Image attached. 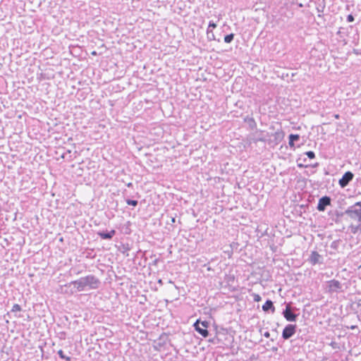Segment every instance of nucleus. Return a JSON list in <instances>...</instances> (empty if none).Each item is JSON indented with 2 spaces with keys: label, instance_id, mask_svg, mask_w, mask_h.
<instances>
[{
  "label": "nucleus",
  "instance_id": "nucleus-1",
  "mask_svg": "<svg viewBox=\"0 0 361 361\" xmlns=\"http://www.w3.org/2000/svg\"><path fill=\"white\" fill-rule=\"evenodd\" d=\"M101 282L99 279L94 275H87L81 277L78 280L71 281L69 285L73 284L79 292L85 289H97L99 287Z\"/></svg>",
  "mask_w": 361,
  "mask_h": 361
},
{
  "label": "nucleus",
  "instance_id": "nucleus-2",
  "mask_svg": "<svg viewBox=\"0 0 361 361\" xmlns=\"http://www.w3.org/2000/svg\"><path fill=\"white\" fill-rule=\"evenodd\" d=\"M345 214L350 219L361 223V202H357L353 205L349 207L345 211Z\"/></svg>",
  "mask_w": 361,
  "mask_h": 361
},
{
  "label": "nucleus",
  "instance_id": "nucleus-3",
  "mask_svg": "<svg viewBox=\"0 0 361 361\" xmlns=\"http://www.w3.org/2000/svg\"><path fill=\"white\" fill-rule=\"evenodd\" d=\"M299 309L296 307H291L290 304L286 305V308L283 310L282 314L288 322H295L298 317V314H295V311Z\"/></svg>",
  "mask_w": 361,
  "mask_h": 361
},
{
  "label": "nucleus",
  "instance_id": "nucleus-4",
  "mask_svg": "<svg viewBox=\"0 0 361 361\" xmlns=\"http://www.w3.org/2000/svg\"><path fill=\"white\" fill-rule=\"evenodd\" d=\"M209 323L207 321L200 322L197 320L194 324V327L196 331H197L204 338H207L209 336V331L207 329Z\"/></svg>",
  "mask_w": 361,
  "mask_h": 361
},
{
  "label": "nucleus",
  "instance_id": "nucleus-5",
  "mask_svg": "<svg viewBox=\"0 0 361 361\" xmlns=\"http://www.w3.org/2000/svg\"><path fill=\"white\" fill-rule=\"evenodd\" d=\"M296 329L297 326L295 324H287L282 331V338L284 340L289 339L295 334Z\"/></svg>",
  "mask_w": 361,
  "mask_h": 361
},
{
  "label": "nucleus",
  "instance_id": "nucleus-6",
  "mask_svg": "<svg viewBox=\"0 0 361 361\" xmlns=\"http://www.w3.org/2000/svg\"><path fill=\"white\" fill-rule=\"evenodd\" d=\"M307 260L312 265L322 264L324 263L323 256L315 250L311 252Z\"/></svg>",
  "mask_w": 361,
  "mask_h": 361
},
{
  "label": "nucleus",
  "instance_id": "nucleus-7",
  "mask_svg": "<svg viewBox=\"0 0 361 361\" xmlns=\"http://www.w3.org/2000/svg\"><path fill=\"white\" fill-rule=\"evenodd\" d=\"M353 178H354V174L351 171H346L343 175L341 178L339 179V180H338V184H339L340 187L341 188H345L350 183V182H351L353 180Z\"/></svg>",
  "mask_w": 361,
  "mask_h": 361
},
{
  "label": "nucleus",
  "instance_id": "nucleus-8",
  "mask_svg": "<svg viewBox=\"0 0 361 361\" xmlns=\"http://www.w3.org/2000/svg\"><path fill=\"white\" fill-rule=\"evenodd\" d=\"M331 199L329 196H323L319 198L317 209L319 212H324L326 209V207L331 204Z\"/></svg>",
  "mask_w": 361,
  "mask_h": 361
},
{
  "label": "nucleus",
  "instance_id": "nucleus-9",
  "mask_svg": "<svg viewBox=\"0 0 361 361\" xmlns=\"http://www.w3.org/2000/svg\"><path fill=\"white\" fill-rule=\"evenodd\" d=\"M342 286L340 281L333 279L328 281V289L329 293L337 292L338 290L341 289Z\"/></svg>",
  "mask_w": 361,
  "mask_h": 361
},
{
  "label": "nucleus",
  "instance_id": "nucleus-10",
  "mask_svg": "<svg viewBox=\"0 0 361 361\" xmlns=\"http://www.w3.org/2000/svg\"><path fill=\"white\" fill-rule=\"evenodd\" d=\"M116 234V231L115 230H111L110 231H99L97 232V235L102 238V239H104V240H111L113 238V237Z\"/></svg>",
  "mask_w": 361,
  "mask_h": 361
},
{
  "label": "nucleus",
  "instance_id": "nucleus-11",
  "mask_svg": "<svg viewBox=\"0 0 361 361\" xmlns=\"http://www.w3.org/2000/svg\"><path fill=\"white\" fill-rule=\"evenodd\" d=\"M262 310L264 312L271 311L272 313H274L275 311V307L273 302L271 300H267L262 305Z\"/></svg>",
  "mask_w": 361,
  "mask_h": 361
},
{
  "label": "nucleus",
  "instance_id": "nucleus-12",
  "mask_svg": "<svg viewBox=\"0 0 361 361\" xmlns=\"http://www.w3.org/2000/svg\"><path fill=\"white\" fill-rule=\"evenodd\" d=\"M244 122L248 125L249 128L251 130H254V129L257 128V123L255 121L253 117H250L248 116H245L244 118Z\"/></svg>",
  "mask_w": 361,
  "mask_h": 361
},
{
  "label": "nucleus",
  "instance_id": "nucleus-13",
  "mask_svg": "<svg viewBox=\"0 0 361 361\" xmlns=\"http://www.w3.org/2000/svg\"><path fill=\"white\" fill-rule=\"evenodd\" d=\"M300 139V135L298 134H290L288 137V144L290 147L294 146V142L298 141Z\"/></svg>",
  "mask_w": 361,
  "mask_h": 361
},
{
  "label": "nucleus",
  "instance_id": "nucleus-14",
  "mask_svg": "<svg viewBox=\"0 0 361 361\" xmlns=\"http://www.w3.org/2000/svg\"><path fill=\"white\" fill-rule=\"evenodd\" d=\"M349 229L350 232L353 234H356L357 232H361V223H360L358 225H350L349 226Z\"/></svg>",
  "mask_w": 361,
  "mask_h": 361
},
{
  "label": "nucleus",
  "instance_id": "nucleus-15",
  "mask_svg": "<svg viewBox=\"0 0 361 361\" xmlns=\"http://www.w3.org/2000/svg\"><path fill=\"white\" fill-rule=\"evenodd\" d=\"M58 355H59V357L62 360H64L66 361L71 360V357L66 355L62 350H59L58 351Z\"/></svg>",
  "mask_w": 361,
  "mask_h": 361
},
{
  "label": "nucleus",
  "instance_id": "nucleus-16",
  "mask_svg": "<svg viewBox=\"0 0 361 361\" xmlns=\"http://www.w3.org/2000/svg\"><path fill=\"white\" fill-rule=\"evenodd\" d=\"M235 35L233 33H231L224 36V40L225 43L229 44L234 39Z\"/></svg>",
  "mask_w": 361,
  "mask_h": 361
},
{
  "label": "nucleus",
  "instance_id": "nucleus-17",
  "mask_svg": "<svg viewBox=\"0 0 361 361\" xmlns=\"http://www.w3.org/2000/svg\"><path fill=\"white\" fill-rule=\"evenodd\" d=\"M207 36L209 41L216 40L215 38V35L213 33L212 30L207 29Z\"/></svg>",
  "mask_w": 361,
  "mask_h": 361
},
{
  "label": "nucleus",
  "instance_id": "nucleus-18",
  "mask_svg": "<svg viewBox=\"0 0 361 361\" xmlns=\"http://www.w3.org/2000/svg\"><path fill=\"white\" fill-rule=\"evenodd\" d=\"M126 202L127 204L133 206V207H136L138 204V202L137 200H130V199L126 200Z\"/></svg>",
  "mask_w": 361,
  "mask_h": 361
},
{
  "label": "nucleus",
  "instance_id": "nucleus-19",
  "mask_svg": "<svg viewBox=\"0 0 361 361\" xmlns=\"http://www.w3.org/2000/svg\"><path fill=\"white\" fill-rule=\"evenodd\" d=\"M21 310H22V308L18 304H14L11 309L12 312H20Z\"/></svg>",
  "mask_w": 361,
  "mask_h": 361
},
{
  "label": "nucleus",
  "instance_id": "nucleus-20",
  "mask_svg": "<svg viewBox=\"0 0 361 361\" xmlns=\"http://www.w3.org/2000/svg\"><path fill=\"white\" fill-rule=\"evenodd\" d=\"M309 159H314L315 157V153L313 151H307L305 153Z\"/></svg>",
  "mask_w": 361,
  "mask_h": 361
},
{
  "label": "nucleus",
  "instance_id": "nucleus-21",
  "mask_svg": "<svg viewBox=\"0 0 361 361\" xmlns=\"http://www.w3.org/2000/svg\"><path fill=\"white\" fill-rule=\"evenodd\" d=\"M216 27V24L212 20L209 21L207 29L213 30Z\"/></svg>",
  "mask_w": 361,
  "mask_h": 361
},
{
  "label": "nucleus",
  "instance_id": "nucleus-22",
  "mask_svg": "<svg viewBox=\"0 0 361 361\" xmlns=\"http://www.w3.org/2000/svg\"><path fill=\"white\" fill-rule=\"evenodd\" d=\"M253 300L255 302H259L262 300L261 296L259 294H253Z\"/></svg>",
  "mask_w": 361,
  "mask_h": 361
},
{
  "label": "nucleus",
  "instance_id": "nucleus-23",
  "mask_svg": "<svg viewBox=\"0 0 361 361\" xmlns=\"http://www.w3.org/2000/svg\"><path fill=\"white\" fill-rule=\"evenodd\" d=\"M347 21L348 23H351V22H353L355 18H354V16L352 15V14H349L348 16H347Z\"/></svg>",
  "mask_w": 361,
  "mask_h": 361
},
{
  "label": "nucleus",
  "instance_id": "nucleus-24",
  "mask_svg": "<svg viewBox=\"0 0 361 361\" xmlns=\"http://www.w3.org/2000/svg\"><path fill=\"white\" fill-rule=\"evenodd\" d=\"M324 9V5H323V6L319 5V6L317 7V11L319 13H323Z\"/></svg>",
  "mask_w": 361,
  "mask_h": 361
},
{
  "label": "nucleus",
  "instance_id": "nucleus-25",
  "mask_svg": "<svg viewBox=\"0 0 361 361\" xmlns=\"http://www.w3.org/2000/svg\"><path fill=\"white\" fill-rule=\"evenodd\" d=\"M331 248H334V249H336L337 247V242L336 241H333L331 244Z\"/></svg>",
  "mask_w": 361,
  "mask_h": 361
},
{
  "label": "nucleus",
  "instance_id": "nucleus-26",
  "mask_svg": "<svg viewBox=\"0 0 361 361\" xmlns=\"http://www.w3.org/2000/svg\"><path fill=\"white\" fill-rule=\"evenodd\" d=\"M264 336L266 337V338H269L270 337V333L269 331H266L263 334Z\"/></svg>",
  "mask_w": 361,
  "mask_h": 361
},
{
  "label": "nucleus",
  "instance_id": "nucleus-27",
  "mask_svg": "<svg viewBox=\"0 0 361 361\" xmlns=\"http://www.w3.org/2000/svg\"><path fill=\"white\" fill-rule=\"evenodd\" d=\"M257 358L255 356V355H252L250 358V360L249 361H253V360H256Z\"/></svg>",
  "mask_w": 361,
  "mask_h": 361
},
{
  "label": "nucleus",
  "instance_id": "nucleus-28",
  "mask_svg": "<svg viewBox=\"0 0 361 361\" xmlns=\"http://www.w3.org/2000/svg\"><path fill=\"white\" fill-rule=\"evenodd\" d=\"M176 222V218L175 217H171V224H174Z\"/></svg>",
  "mask_w": 361,
  "mask_h": 361
},
{
  "label": "nucleus",
  "instance_id": "nucleus-29",
  "mask_svg": "<svg viewBox=\"0 0 361 361\" xmlns=\"http://www.w3.org/2000/svg\"><path fill=\"white\" fill-rule=\"evenodd\" d=\"M298 166L299 168H304V167H307V166H304V165H303V164H298Z\"/></svg>",
  "mask_w": 361,
  "mask_h": 361
},
{
  "label": "nucleus",
  "instance_id": "nucleus-30",
  "mask_svg": "<svg viewBox=\"0 0 361 361\" xmlns=\"http://www.w3.org/2000/svg\"><path fill=\"white\" fill-rule=\"evenodd\" d=\"M271 350H272L273 352H276V351L278 350V348H277V347H272V348H271Z\"/></svg>",
  "mask_w": 361,
  "mask_h": 361
},
{
  "label": "nucleus",
  "instance_id": "nucleus-31",
  "mask_svg": "<svg viewBox=\"0 0 361 361\" xmlns=\"http://www.w3.org/2000/svg\"><path fill=\"white\" fill-rule=\"evenodd\" d=\"M350 328L351 329H357V326H355V325H353V326H351Z\"/></svg>",
  "mask_w": 361,
  "mask_h": 361
},
{
  "label": "nucleus",
  "instance_id": "nucleus-32",
  "mask_svg": "<svg viewBox=\"0 0 361 361\" xmlns=\"http://www.w3.org/2000/svg\"><path fill=\"white\" fill-rule=\"evenodd\" d=\"M127 186L128 188L132 187L133 186V183H129L127 184Z\"/></svg>",
  "mask_w": 361,
  "mask_h": 361
},
{
  "label": "nucleus",
  "instance_id": "nucleus-33",
  "mask_svg": "<svg viewBox=\"0 0 361 361\" xmlns=\"http://www.w3.org/2000/svg\"><path fill=\"white\" fill-rule=\"evenodd\" d=\"M158 283H159V284H161V285H162V284H163V282H162V280H161V279L158 280Z\"/></svg>",
  "mask_w": 361,
  "mask_h": 361
},
{
  "label": "nucleus",
  "instance_id": "nucleus-34",
  "mask_svg": "<svg viewBox=\"0 0 361 361\" xmlns=\"http://www.w3.org/2000/svg\"><path fill=\"white\" fill-rule=\"evenodd\" d=\"M318 165H319V164H318V163H316V164H314V165H312V167H317Z\"/></svg>",
  "mask_w": 361,
  "mask_h": 361
},
{
  "label": "nucleus",
  "instance_id": "nucleus-35",
  "mask_svg": "<svg viewBox=\"0 0 361 361\" xmlns=\"http://www.w3.org/2000/svg\"><path fill=\"white\" fill-rule=\"evenodd\" d=\"M157 262H158V259H156L153 262L154 264H156L157 263Z\"/></svg>",
  "mask_w": 361,
  "mask_h": 361
},
{
  "label": "nucleus",
  "instance_id": "nucleus-36",
  "mask_svg": "<svg viewBox=\"0 0 361 361\" xmlns=\"http://www.w3.org/2000/svg\"><path fill=\"white\" fill-rule=\"evenodd\" d=\"M276 340L275 336H273V338H271V341H274Z\"/></svg>",
  "mask_w": 361,
  "mask_h": 361
},
{
  "label": "nucleus",
  "instance_id": "nucleus-37",
  "mask_svg": "<svg viewBox=\"0 0 361 361\" xmlns=\"http://www.w3.org/2000/svg\"><path fill=\"white\" fill-rule=\"evenodd\" d=\"M276 340L275 336H273V338H271V341H274Z\"/></svg>",
  "mask_w": 361,
  "mask_h": 361
},
{
  "label": "nucleus",
  "instance_id": "nucleus-38",
  "mask_svg": "<svg viewBox=\"0 0 361 361\" xmlns=\"http://www.w3.org/2000/svg\"><path fill=\"white\" fill-rule=\"evenodd\" d=\"M257 140H259V141H264V139H263V138H259V139H257Z\"/></svg>",
  "mask_w": 361,
  "mask_h": 361
},
{
  "label": "nucleus",
  "instance_id": "nucleus-39",
  "mask_svg": "<svg viewBox=\"0 0 361 361\" xmlns=\"http://www.w3.org/2000/svg\"><path fill=\"white\" fill-rule=\"evenodd\" d=\"M92 55H96V54H97V53H96V51H93V52L92 53Z\"/></svg>",
  "mask_w": 361,
  "mask_h": 361
},
{
  "label": "nucleus",
  "instance_id": "nucleus-40",
  "mask_svg": "<svg viewBox=\"0 0 361 361\" xmlns=\"http://www.w3.org/2000/svg\"><path fill=\"white\" fill-rule=\"evenodd\" d=\"M342 215H343V214H340L337 213V216H342Z\"/></svg>",
  "mask_w": 361,
  "mask_h": 361
},
{
  "label": "nucleus",
  "instance_id": "nucleus-41",
  "mask_svg": "<svg viewBox=\"0 0 361 361\" xmlns=\"http://www.w3.org/2000/svg\"><path fill=\"white\" fill-rule=\"evenodd\" d=\"M335 117H336V118H338L339 117V116H338V114H336V115H335Z\"/></svg>",
  "mask_w": 361,
  "mask_h": 361
}]
</instances>
